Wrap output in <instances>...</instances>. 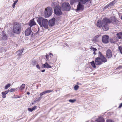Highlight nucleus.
<instances>
[{"label": "nucleus", "mask_w": 122, "mask_h": 122, "mask_svg": "<svg viewBox=\"0 0 122 122\" xmlns=\"http://www.w3.org/2000/svg\"><path fill=\"white\" fill-rule=\"evenodd\" d=\"M17 2H18V0H17L16 1H15V2L14 3H15V5L17 3Z\"/></svg>", "instance_id": "54"}, {"label": "nucleus", "mask_w": 122, "mask_h": 122, "mask_svg": "<svg viewBox=\"0 0 122 122\" xmlns=\"http://www.w3.org/2000/svg\"><path fill=\"white\" fill-rule=\"evenodd\" d=\"M9 91L8 90V91H6L5 92H4V93H5L6 94H7Z\"/></svg>", "instance_id": "46"}, {"label": "nucleus", "mask_w": 122, "mask_h": 122, "mask_svg": "<svg viewBox=\"0 0 122 122\" xmlns=\"http://www.w3.org/2000/svg\"><path fill=\"white\" fill-rule=\"evenodd\" d=\"M11 25V24H7V26H9V25Z\"/></svg>", "instance_id": "57"}, {"label": "nucleus", "mask_w": 122, "mask_h": 122, "mask_svg": "<svg viewBox=\"0 0 122 122\" xmlns=\"http://www.w3.org/2000/svg\"><path fill=\"white\" fill-rule=\"evenodd\" d=\"M52 91V90H49L47 91H45V92L46 93H49L51 92Z\"/></svg>", "instance_id": "34"}, {"label": "nucleus", "mask_w": 122, "mask_h": 122, "mask_svg": "<svg viewBox=\"0 0 122 122\" xmlns=\"http://www.w3.org/2000/svg\"><path fill=\"white\" fill-rule=\"evenodd\" d=\"M23 50V49H22L21 50H18L16 51V53L18 56H21Z\"/></svg>", "instance_id": "18"}, {"label": "nucleus", "mask_w": 122, "mask_h": 122, "mask_svg": "<svg viewBox=\"0 0 122 122\" xmlns=\"http://www.w3.org/2000/svg\"><path fill=\"white\" fill-rule=\"evenodd\" d=\"M110 20V23H112L115 25H118L120 24V21L118 20H117L116 18L114 17L111 18Z\"/></svg>", "instance_id": "7"}, {"label": "nucleus", "mask_w": 122, "mask_h": 122, "mask_svg": "<svg viewBox=\"0 0 122 122\" xmlns=\"http://www.w3.org/2000/svg\"><path fill=\"white\" fill-rule=\"evenodd\" d=\"M71 0V3H73L74 2H75L76 1H77L78 0Z\"/></svg>", "instance_id": "38"}, {"label": "nucleus", "mask_w": 122, "mask_h": 122, "mask_svg": "<svg viewBox=\"0 0 122 122\" xmlns=\"http://www.w3.org/2000/svg\"><path fill=\"white\" fill-rule=\"evenodd\" d=\"M61 7L63 10L67 11L70 10L71 8L69 4L68 3H63Z\"/></svg>", "instance_id": "5"}, {"label": "nucleus", "mask_w": 122, "mask_h": 122, "mask_svg": "<svg viewBox=\"0 0 122 122\" xmlns=\"http://www.w3.org/2000/svg\"><path fill=\"white\" fill-rule=\"evenodd\" d=\"M110 23V19L106 18H104L102 20V23L103 25L102 29L104 31H106L109 29L108 25Z\"/></svg>", "instance_id": "2"}, {"label": "nucleus", "mask_w": 122, "mask_h": 122, "mask_svg": "<svg viewBox=\"0 0 122 122\" xmlns=\"http://www.w3.org/2000/svg\"><path fill=\"white\" fill-rule=\"evenodd\" d=\"M118 49L119 50L120 53L122 54V47L121 46H118Z\"/></svg>", "instance_id": "30"}, {"label": "nucleus", "mask_w": 122, "mask_h": 122, "mask_svg": "<svg viewBox=\"0 0 122 122\" xmlns=\"http://www.w3.org/2000/svg\"><path fill=\"white\" fill-rule=\"evenodd\" d=\"M2 97L3 98H5L6 97V94L4 92H2Z\"/></svg>", "instance_id": "31"}, {"label": "nucleus", "mask_w": 122, "mask_h": 122, "mask_svg": "<svg viewBox=\"0 0 122 122\" xmlns=\"http://www.w3.org/2000/svg\"><path fill=\"white\" fill-rule=\"evenodd\" d=\"M28 110L29 111L32 112L33 110L32 108H29L28 109Z\"/></svg>", "instance_id": "44"}, {"label": "nucleus", "mask_w": 122, "mask_h": 122, "mask_svg": "<svg viewBox=\"0 0 122 122\" xmlns=\"http://www.w3.org/2000/svg\"><path fill=\"white\" fill-rule=\"evenodd\" d=\"M117 41V39L116 37H114L113 38H112L110 40V42L111 43H115Z\"/></svg>", "instance_id": "17"}, {"label": "nucleus", "mask_w": 122, "mask_h": 122, "mask_svg": "<svg viewBox=\"0 0 122 122\" xmlns=\"http://www.w3.org/2000/svg\"><path fill=\"white\" fill-rule=\"evenodd\" d=\"M41 98L42 97H40L39 98H36L34 101V102H39L41 100Z\"/></svg>", "instance_id": "27"}, {"label": "nucleus", "mask_w": 122, "mask_h": 122, "mask_svg": "<svg viewBox=\"0 0 122 122\" xmlns=\"http://www.w3.org/2000/svg\"><path fill=\"white\" fill-rule=\"evenodd\" d=\"M11 86V84H10L8 83L5 86V89H6L9 87Z\"/></svg>", "instance_id": "29"}, {"label": "nucleus", "mask_w": 122, "mask_h": 122, "mask_svg": "<svg viewBox=\"0 0 122 122\" xmlns=\"http://www.w3.org/2000/svg\"><path fill=\"white\" fill-rule=\"evenodd\" d=\"M45 11L44 14L46 17H49L52 14V11L48 7L47 8L45 9Z\"/></svg>", "instance_id": "9"}, {"label": "nucleus", "mask_w": 122, "mask_h": 122, "mask_svg": "<svg viewBox=\"0 0 122 122\" xmlns=\"http://www.w3.org/2000/svg\"><path fill=\"white\" fill-rule=\"evenodd\" d=\"M121 19H122V16L121 17Z\"/></svg>", "instance_id": "60"}, {"label": "nucleus", "mask_w": 122, "mask_h": 122, "mask_svg": "<svg viewBox=\"0 0 122 122\" xmlns=\"http://www.w3.org/2000/svg\"><path fill=\"white\" fill-rule=\"evenodd\" d=\"M99 35H97V36H95L94 37V40L96 41H97V39L99 36Z\"/></svg>", "instance_id": "32"}, {"label": "nucleus", "mask_w": 122, "mask_h": 122, "mask_svg": "<svg viewBox=\"0 0 122 122\" xmlns=\"http://www.w3.org/2000/svg\"><path fill=\"white\" fill-rule=\"evenodd\" d=\"M52 4L51 5L53 7H54L56 6V3L55 2L53 3L52 2Z\"/></svg>", "instance_id": "42"}, {"label": "nucleus", "mask_w": 122, "mask_h": 122, "mask_svg": "<svg viewBox=\"0 0 122 122\" xmlns=\"http://www.w3.org/2000/svg\"><path fill=\"white\" fill-rule=\"evenodd\" d=\"M98 56L101 60L102 64L105 63L107 61V60L106 58L103 55L100 51L98 52Z\"/></svg>", "instance_id": "6"}, {"label": "nucleus", "mask_w": 122, "mask_h": 122, "mask_svg": "<svg viewBox=\"0 0 122 122\" xmlns=\"http://www.w3.org/2000/svg\"><path fill=\"white\" fill-rule=\"evenodd\" d=\"M20 24L17 22L14 23L13 26V32L14 33L19 34L20 33L21 30Z\"/></svg>", "instance_id": "3"}, {"label": "nucleus", "mask_w": 122, "mask_h": 122, "mask_svg": "<svg viewBox=\"0 0 122 122\" xmlns=\"http://www.w3.org/2000/svg\"><path fill=\"white\" fill-rule=\"evenodd\" d=\"M91 50L93 51H95L97 50L96 48H93V47H91Z\"/></svg>", "instance_id": "35"}, {"label": "nucleus", "mask_w": 122, "mask_h": 122, "mask_svg": "<svg viewBox=\"0 0 122 122\" xmlns=\"http://www.w3.org/2000/svg\"><path fill=\"white\" fill-rule=\"evenodd\" d=\"M46 94V93L45 91L43 92H42L40 94V96L41 97L42 96H43L44 94Z\"/></svg>", "instance_id": "39"}, {"label": "nucleus", "mask_w": 122, "mask_h": 122, "mask_svg": "<svg viewBox=\"0 0 122 122\" xmlns=\"http://www.w3.org/2000/svg\"><path fill=\"white\" fill-rule=\"evenodd\" d=\"M103 25L102 21L101 20H98L97 24V26L99 27L100 28L103 26Z\"/></svg>", "instance_id": "15"}, {"label": "nucleus", "mask_w": 122, "mask_h": 122, "mask_svg": "<svg viewBox=\"0 0 122 122\" xmlns=\"http://www.w3.org/2000/svg\"><path fill=\"white\" fill-rule=\"evenodd\" d=\"M51 66L49 65L46 62L45 64H43L42 65V68H51Z\"/></svg>", "instance_id": "16"}, {"label": "nucleus", "mask_w": 122, "mask_h": 122, "mask_svg": "<svg viewBox=\"0 0 122 122\" xmlns=\"http://www.w3.org/2000/svg\"><path fill=\"white\" fill-rule=\"evenodd\" d=\"M27 94H28V95H29L30 94V93L29 92H27Z\"/></svg>", "instance_id": "59"}, {"label": "nucleus", "mask_w": 122, "mask_h": 122, "mask_svg": "<svg viewBox=\"0 0 122 122\" xmlns=\"http://www.w3.org/2000/svg\"><path fill=\"white\" fill-rule=\"evenodd\" d=\"M45 71V70L44 69L42 70L41 71L42 72H44Z\"/></svg>", "instance_id": "55"}, {"label": "nucleus", "mask_w": 122, "mask_h": 122, "mask_svg": "<svg viewBox=\"0 0 122 122\" xmlns=\"http://www.w3.org/2000/svg\"><path fill=\"white\" fill-rule=\"evenodd\" d=\"M17 2H18V0H17L16 1H15V2L14 3H15V5L17 3Z\"/></svg>", "instance_id": "51"}, {"label": "nucleus", "mask_w": 122, "mask_h": 122, "mask_svg": "<svg viewBox=\"0 0 122 122\" xmlns=\"http://www.w3.org/2000/svg\"><path fill=\"white\" fill-rule=\"evenodd\" d=\"M37 63V62L35 60H32L31 62V64L33 66H35Z\"/></svg>", "instance_id": "28"}, {"label": "nucleus", "mask_w": 122, "mask_h": 122, "mask_svg": "<svg viewBox=\"0 0 122 122\" xmlns=\"http://www.w3.org/2000/svg\"><path fill=\"white\" fill-rule=\"evenodd\" d=\"M106 122H114L111 119H108L107 120Z\"/></svg>", "instance_id": "43"}, {"label": "nucleus", "mask_w": 122, "mask_h": 122, "mask_svg": "<svg viewBox=\"0 0 122 122\" xmlns=\"http://www.w3.org/2000/svg\"><path fill=\"white\" fill-rule=\"evenodd\" d=\"M49 55L50 56L52 55V56H53V55L51 53H50Z\"/></svg>", "instance_id": "56"}, {"label": "nucleus", "mask_w": 122, "mask_h": 122, "mask_svg": "<svg viewBox=\"0 0 122 122\" xmlns=\"http://www.w3.org/2000/svg\"><path fill=\"white\" fill-rule=\"evenodd\" d=\"M122 68V66H119V67H117V68L116 69H120Z\"/></svg>", "instance_id": "45"}, {"label": "nucleus", "mask_w": 122, "mask_h": 122, "mask_svg": "<svg viewBox=\"0 0 122 122\" xmlns=\"http://www.w3.org/2000/svg\"><path fill=\"white\" fill-rule=\"evenodd\" d=\"M95 64L96 65H100L102 64V63L99 57L96 58L95 60Z\"/></svg>", "instance_id": "13"}, {"label": "nucleus", "mask_w": 122, "mask_h": 122, "mask_svg": "<svg viewBox=\"0 0 122 122\" xmlns=\"http://www.w3.org/2000/svg\"><path fill=\"white\" fill-rule=\"evenodd\" d=\"M37 20L41 27H42L43 26L45 28H48V20L42 17H40L38 18Z\"/></svg>", "instance_id": "1"}, {"label": "nucleus", "mask_w": 122, "mask_h": 122, "mask_svg": "<svg viewBox=\"0 0 122 122\" xmlns=\"http://www.w3.org/2000/svg\"><path fill=\"white\" fill-rule=\"evenodd\" d=\"M84 4L79 1L78 4L77 6V11H78L81 10H82L84 8V6L83 5Z\"/></svg>", "instance_id": "11"}, {"label": "nucleus", "mask_w": 122, "mask_h": 122, "mask_svg": "<svg viewBox=\"0 0 122 122\" xmlns=\"http://www.w3.org/2000/svg\"><path fill=\"white\" fill-rule=\"evenodd\" d=\"M117 1L116 0H114L111 2L110 3H109L108 4L109 5H110V6H112L113 4H114Z\"/></svg>", "instance_id": "24"}, {"label": "nucleus", "mask_w": 122, "mask_h": 122, "mask_svg": "<svg viewBox=\"0 0 122 122\" xmlns=\"http://www.w3.org/2000/svg\"><path fill=\"white\" fill-rule=\"evenodd\" d=\"M110 7V5H109L108 4L107 5H106L104 8V9H105L108 8L109 7Z\"/></svg>", "instance_id": "40"}, {"label": "nucleus", "mask_w": 122, "mask_h": 122, "mask_svg": "<svg viewBox=\"0 0 122 122\" xmlns=\"http://www.w3.org/2000/svg\"><path fill=\"white\" fill-rule=\"evenodd\" d=\"M15 3H13L12 5V7L13 8H14L15 7Z\"/></svg>", "instance_id": "50"}, {"label": "nucleus", "mask_w": 122, "mask_h": 122, "mask_svg": "<svg viewBox=\"0 0 122 122\" xmlns=\"http://www.w3.org/2000/svg\"><path fill=\"white\" fill-rule=\"evenodd\" d=\"M91 65L94 68L96 67V66L95 65V63L94 61H93L91 62Z\"/></svg>", "instance_id": "25"}, {"label": "nucleus", "mask_w": 122, "mask_h": 122, "mask_svg": "<svg viewBox=\"0 0 122 122\" xmlns=\"http://www.w3.org/2000/svg\"><path fill=\"white\" fill-rule=\"evenodd\" d=\"M36 66L37 68L39 69H40V66L39 65H36Z\"/></svg>", "instance_id": "47"}, {"label": "nucleus", "mask_w": 122, "mask_h": 122, "mask_svg": "<svg viewBox=\"0 0 122 122\" xmlns=\"http://www.w3.org/2000/svg\"><path fill=\"white\" fill-rule=\"evenodd\" d=\"M2 37L1 38V40H6L7 39V37L4 31H3L2 32Z\"/></svg>", "instance_id": "19"}, {"label": "nucleus", "mask_w": 122, "mask_h": 122, "mask_svg": "<svg viewBox=\"0 0 122 122\" xmlns=\"http://www.w3.org/2000/svg\"><path fill=\"white\" fill-rule=\"evenodd\" d=\"M93 54L94 55H96V53L95 52V51H94L93 52Z\"/></svg>", "instance_id": "58"}, {"label": "nucleus", "mask_w": 122, "mask_h": 122, "mask_svg": "<svg viewBox=\"0 0 122 122\" xmlns=\"http://www.w3.org/2000/svg\"><path fill=\"white\" fill-rule=\"evenodd\" d=\"M17 89L16 88H14V89L12 88V89H11L9 90V91H10V92H12L13 91H15V90H17Z\"/></svg>", "instance_id": "36"}, {"label": "nucleus", "mask_w": 122, "mask_h": 122, "mask_svg": "<svg viewBox=\"0 0 122 122\" xmlns=\"http://www.w3.org/2000/svg\"><path fill=\"white\" fill-rule=\"evenodd\" d=\"M14 98H17V97H14Z\"/></svg>", "instance_id": "61"}, {"label": "nucleus", "mask_w": 122, "mask_h": 122, "mask_svg": "<svg viewBox=\"0 0 122 122\" xmlns=\"http://www.w3.org/2000/svg\"><path fill=\"white\" fill-rule=\"evenodd\" d=\"M33 33L32 32L30 28H29L27 29L25 31V35L27 36L30 35H32Z\"/></svg>", "instance_id": "12"}, {"label": "nucleus", "mask_w": 122, "mask_h": 122, "mask_svg": "<svg viewBox=\"0 0 122 122\" xmlns=\"http://www.w3.org/2000/svg\"><path fill=\"white\" fill-rule=\"evenodd\" d=\"M46 59L48 60V61H49V56L48 55H46Z\"/></svg>", "instance_id": "41"}, {"label": "nucleus", "mask_w": 122, "mask_h": 122, "mask_svg": "<svg viewBox=\"0 0 122 122\" xmlns=\"http://www.w3.org/2000/svg\"><path fill=\"white\" fill-rule=\"evenodd\" d=\"M90 0H79V1L84 4Z\"/></svg>", "instance_id": "23"}, {"label": "nucleus", "mask_w": 122, "mask_h": 122, "mask_svg": "<svg viewBox=\"0 0 122 122\" xmlns=\"http://www.w3.org/2000/svg\"><path fill=\"white\" fill-rule=\"evenodd\" d=\"M79 88V86L77 85H76L74 87V89L76 90H77Z\"/></svg>", "instance_id": "33"}, {"label": "nucleus", "mask_w": 122, "mask_h": 122, "mask_svg": "<svg viewBox=\"0 0 122 122\" xmlns=\"http://www.w3.org/2000/svg\"><path fill=\"white\" fill-rule=\"evenodd\" d=\"M55 23V20L54 18L50 20L48 22L49 25L51 27L53 26Z\"/></svg>", "instance_id": "14"}, {"label": "nucleus", "mask_w": 122, "mask_h": 122, "mask_svg": "<svg viewBox=\"0 0 122 122\" xmlns=\"http://www.w3.org/2000/svg\"><path fill=\"white\" fill-rule=\"evenodd\" d=\"M97 121V122H104V120L103 118H99L98 119Z\"/></svg>", "instance_id": "22"}, {"label": "nucleus", "mask_w": 122, "mask_h": 122, "mask_svg": "<svg viewBox=\"0 0 122 122\" xmlns=\"http://www.w3.org/2000/svg\"><path fill=\"white\" fill-rule=\"evenodd\" d=\"M122 106V103H121L120 105V106L118 107V108H121Z\"/></svg>", "instance_id": "49"}, {"label": "nucleus", "mask_w": 122, "mask_h": 122, "mask_svg": "<svg viewBox=\"0 0 122 122\" xmlns=\"http://www.w3.org/2000/svg\"><path fill=\"white\" fill-rule=\"evenodd\" d=\"M117 37L119 39H122V32L117 33Z\"/></svg>", "instance_id": "20"}, {"label": "nucleus", "mask_w": 122, "mask_h": 122, "mask_svg": "<svg viewBox=\"0 0 122 122\" xmlns=\"http://www.w3.org/2000/svg\"><path fill=\"white\" fill-rule=\"evenodd\" d=\"M106 56L107 58L108 59H110L112 57V51L111 50L108 49L107 50Z\"/></svg>", "instance_id": "10"}, {"label": "nucleus", "mask_w": 122, "mask_h": 122, "mask_svg": "<svg viewBox=\"0 0 122 122\" xmlns=\"http://www.w3.org/2000/svg\"><path fill=\"white\" fill-rule=\"evenodd\" d=\"M17 2H18V0H17L16 1H15V2L14 3H15V5L17 3Z\"/></svg>", "instance_id": "52"}, {"label": "nucleus", "mask_w": 122, "mask_h": 122, "mask_svg": "<svg viewBox=\"0 0 122 122\" xmlns=\"http://www.w3.org/2000/svg\"><path fill=\"white\" fill-rule=\"evenodd\" d=\"M25 87V84H22L21 85L20 87V90H22L24 89Z\"/></svg>", "instance_id": "26"}, {"label": "nucleus", "mask_w": 122, "mask_h": 122, "mask_svg": "<svg viewBox=\"0 0 122 122\" xmlns=\"http://www.w3.org/2000/svg\"><path fill=\"white\" fill-rule=\"evenodd\" d=\"M109 36L107 35H105L102 36V40L103 43L105 44L108 43L109 41Z\"/></svg>", "instance_id": "8"}, {"label": "nucleus", "mask_w": 122, "mask_h": 122, "mask_svg": "<svg viewBox=\"0 0 122 122\" xmlns=\"http://www.w3.org/2000/svg\"><path fill=\"white\" fill-rule=\"evenodd\" d=\"M32 104L33 105V103H32Z\"/></svg>", "instance_id": "62"}, {"label": "nucleus", "mask_w": 122, "mask_h": 122, "mask_svg": "<svg viewBox=\"0 0 122 122\" xmlns=\"http://www.w3.org/2000/svg\"><path fill=\"white\" fill-rule=\"evenodd\" d=\"M17 2H18V0H17L16 1H15V2L14 3H15V5L17 3Z\"/></svg>", "instance_id": "53"}, {"label": "nucleus", "mask_w": 122, "mask_h": 122, "mask_svg": "<svg viewBox=\"0 0 122 122\" xmlns=\"http://www.w3.org/2000/svg\"><path fill=\"white\" fill-rule=\"evenodd\" d=\"M36 108V106H34L33 108H32L33 109V110H35Z\"/></svg>", "instance_id": "48"}, {"label": "nucleus", "mask_w": 122, "mask_h": 122, "mask_svg": "<svg viewBox=\"0 0 122 122\" xmlns=\"http://www.w3.org/2000/svg\"><path fill=\"white\" fill-rule=\"evenodd\" d=\"M76 101V100L75 99H70L69 100V101L71 103H74Z\"/></svg>", "instance_id": "37"}, {"label": "nucleus", "mask_w": 122, "mask_h": 122, "mask_svg": "<svg viewBox=\"0 0 122 122\" xmlns=\"http://www.w3.org/2000/svg\"><path fill=\"white\" fill-rule=\"evenodd\" d=\"M36 23L34 21V20H30L29 24V25L31 27L32 26L35 25Z\"/></svg>", "instance_id": "21"}, {"label": "nucleus", "mask_w": 122, "mask_h": 122, "mask_svg": "<svg viewBox=\"0 0 122 122\" xmlns=\"http://www.w3.org/2000/svg\"><path fill=\"white\" fill-rule=\"evenodd\" d=\"M54 13L57 15H60L62 14L61 11V8L59 5H57L54 10Z\"/></svg>", "instance_id": "4"}]
</instances>
